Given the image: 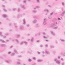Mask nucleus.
Segmentation results:
<instances>
[{
	"instance_id": "obj_1",
	"label": "nucleus",
	"mask_w": 65,
	"mask_h": 65,
	"mask_svg": "<svg viewBox=\"0 0 65 65\" xmlns=\"http://www.w3.org/2000/svg\"><path fill=\"white\" fill-rule=\"evenodd\" d=\"M54 61L56 62L58 64H60V62L61 61L59 60H57V58H56L54 60Z\"/></svg>"
},
{
	"instance_id": "obj_2",
	"label": "nucleus",
	"mask_w": 65,
	"mask_h": 65,
	"mask_svg": "<svg viewBox=\"0 0 65 65\" xmlns=\"http://www.w3.org/2000/svg\"><path fill=\"white\" fill-rule=\"evenodd\" d=\"M23 25H26V19L25 18H24L23 19Z\"/></svg>"
},
{
	"instance_id": "obj_3",
	"label": "nucleus",
	"mask_w": 65,
	"mask_h": 65,
	"mask_svg": "<svg viewBox=\"0 0 65 65\" xmlns=\"http://www.w3.org/2000/svg\"><path fill=\"white\" fill-rule=\"evenodd\" d=\"M20 7L21 8H23V9H25L26 8V7H25V6L24 5H23L22 4H21L20 5Z\"/></svg>"
},
{
	"instance_id": "obj_4",
	"label": "nucleus",
	"mask_w": 65,
	"mask_h": 65,
	"mask_svg": "<svg viewBox=\"0 0 65 65\" xmlns=\"http://www.w3.org/2000/svg\"><path fill=\"white\" fill-rule=\"evenodd\" d=\"M20 29L23 31V30H24V27L23 26H20Z\"/></svg>"
},
{
	"instance_id": "obj_5",
	"label": "nucleus",
	"mask_w": 65,
	"mask_h": 65,
	"mask_svg": "<svg viewBox=\"0 0 65 65\" xmlns=\"http://www.w3.org/2000/svg\"><path fill=\"white\" fill-rule=\"evenodd\" d=\"M0 46H1V47H6V45L4 44H0Z\"/></svg>"
},
{
	"instance_id": "obj_6",
	"label": "nucleus",
	"mask_w": 65,
	"mask_h": 65,
	"mask_svg": "<svg viewBox=\"0 0 65 65\" xmlns=\"http://www.w3.org/2000/svg\"><path fill=\"white\" fill-rule=\"evenodd\" d=\"M37 22V20L36 19H34L33 21V23L34 24H36Z\"/></svg>"
},
{
	"instance_id": "obj_7",
	"label": "nucleus",
	"mask_w": 65,
	"mask_h": 65,
	"mask_svg": "<svg viewBox=\"0 0 65 65\" xmlns=\"http://www.w3.org/2000/svg\"><path fill=\"white\" fill-rule=\"evenodd\" d=\"M50 33L52 35H54V36H55L56 34H55V33L53 31H50Z\"/></svg>"
},
{
	"instance_id": "obj_8",
	"label": "nucleus",
	"mask_w": 65,
	"mask_h": 65,
	"mask_svg": "<svg viewBox=\"0 0 65 65\" xmlns=\"http://www.w3.org/2000/svg\"><path fill=\"white\" fill-rule=\"evenodd\" d=\"M2 16L4 18H6L7 17V15L6 14H3L2 15Z\"/></svg>"
},
{
	"instance_id": "obj_9",
	"label": "nucleus",
	"mask_w": 65,
	"mask_h": 65,
	"mask_svg": "<svg viewBox=\"0 0 65 65\" xmlns=\"http://www.w3.org/2000/svg\"><path fill=\"white\" fill-rule=\"evenodd\" d=\"M15 52H12L11 54V56L13 57L14 56H15Z\"/></svg>"
},
{
	"instance_id": "obj_10",
	"label": "nucleus",
	"mask_w": 65,
	"mask_h": 65,
	"mask_svg": "<svg viewBox=\"0 0 65 65\" xmlns=\"http://www.w3.org/2000/svg\"><path fill=\"white\" fill-rule=\"evenodd\" d=\"M20 16L21 17H22V16H23V14H21L20 15V14L18 15L17 16V18H19V17H20Z\"/></svg>"
},
{
	"instance_id": "obj_11",
	"label": "nucleus",
	"mask_w": 65,
	"mask_h": 65,
	"mask_svg": "<svg viewBox=\"0 0 65 65\" xmlns=\"http://www.w3.org/2000/svg\"><path fill=\"white\" fill-rule=\"evenodd\" d=\"M37 61L38 62H43V60L42 59H38Z\"/></svg>"
},
{
	"instance_id": "obj_12",
	"label": "nucleus",
	"mask_w": 65,
	"mask_h": 65,
	"mask_svg": "<svg viewBox=\"0 0 65 65\" xmlns=\"http://www.w3.org/2000/svg\"><path fill=\"white\" fill-rule=\"evenodd\" d=\"M32 12H33V13H37V10H32Z\"/></svg>"
},
{
	"instance_id": "obj_13",
	"label": "nucleus",
	"mask_w": 65,
	"mask_h": 65,
	"mask_svg": "<svg viewBox=\"0 0 65 65\" xmlns=\"http://www.w3.org/2000/svg\"><path fill=\"white\" fill-rule=\"evenodd\" d=\"M50 47L51 48H55V46L52 45H50Z\"/></svg>"
},
{
	"instance_id": "obj_14",
	"label": "nucleus",
	"mask_w": 65,
	"mask_h": 65,
	"mask_svg": "<svg viewBox=\"0 0 65 65\" xmlns=\"http://www.w3.org/2000/svg\"><path fill=\"white\" fill-rule=\"evenodd\" d=\"M16 37H17V38H19L20 37V35L17 34L16 35Z\"/></svg>"
},
{
	"instance_id": "obj_15",
	"label": "nucleus",
	"mask_w": 65,
	"mask_h": 65,
	"mask_svg": "<svg viewBox=\"0 0 65 65\" xmlns=\"http://www.w3.org/2000/svg\"><path fill=\"white\" fill-rule=\"evenodd\" d=\"M4 35H3L2 34V32L0 31V36H1V37H3Z\"/></svg>"
},
{
	"instance_id": "obj_16",
	"label": "nucleus",
	"mask_w": 65,
	"mask_h": 65,
	"mask_svg": "<svg viewBox=\"0 0 65 65\" xmlns=\"http://www.w3.org/2000/svg\"><path fill=\"white\" fill-rule=\"evenodd\" d=\"M45 52L46 53V54H48V55H50V52L46 50L45 51Z\"/></svg>"
},
{
	"instance_id": "obj_17",
	"label": "nucleus",
	"mask_w": 65,
	"mask_h": 65,
	"mask_svg": "<svg viewBox=\"0 0 65 65\" xmlns=\"http://www.w3.org/2000/svg\"><path fill=\"white\" fill-rule=\"evenodd\" d=\"M43 24L44 25H46L47 23L46 22V21H43Z\"/></svg>"
},
{
	"instance_id": "obj_18",
	"label": "nucleus",
	"mask_w": 65,
	"mask_h": 65,
	"mask_svg": "<svg viewBox=\"0 0 65 65\" xmlns=\"http://www.w3.org/2000/svg\"><path fill=\"white\" fill-rule=\"evenodd\" d=\"M52 28H53V29H58V26L55 27H52Z\"/></svg>"
},
{
	"instance_id": "obj_19",
	"label": "nucleus",
	"mask_w": 65,
	"mask_h": 65,
	"mask_svg": "<svg viewBox=\"0 0 65 65\" xmlns=\"http://www.w3.org/2000/svg\"><path fill=\"white\" fill-rule=\"evenodd\" d=\"M24 43L25 45H28V43L26 41H24Z\"/></svg>"
},
{
	"instance_id": "obj_20",
	"label": "nucleus",
	"mask_w": 65,
	"mask_h": 65,
	"mask_svg": "<svg viewBox=\"0 0 65 65\" xmlns=\"http://www.w3.org/2000/svg\"><path fill=\"white\" fill-rule=\"evenodd\" d=\"M0 41L3 43H5V41L1 39H0Z\"/></svg>"
},
{
	"instance_id": "obj_21",
	"label": "nucleus",
	"mask_w": 65,
	"mask_h": 65,
	"mask_svg": "<svg viewBox=\"0 0 65 65\" xmlns=\"http://www.w3.org/2000/svg\"><path fill=\"white\" fill-rule=\"evenodd\" d=\"M28 61L29 62H31L32 61V59L31 58H29L28 59Z\"/></svg>"
},
{
	"instance_id": "obj_22",
	"label": "nucleus",
	"mask_w": 65,
	"mask_h": 65,
	"mask_svg": "<svg viewBox=\"0 0 65 65\" xmlns=\"http://www.w3.org/2000/svg\"><path fill=\"white\" fill-rule=\"evenodd\" d=\"M31 42H33V41H34V38L32 37L31 38Z\"/></svg>"
},
{
	"instance_id": "obj_23",
	"label": "nucleus",
	"mask_w": 65,
	"mask_h": 65,
	"mask_svg": "<svg viewBox=\"0 0 65 65\" xmlns=\"http://www.w3.org/2000/svg\"><path fill=\"white\" fill-rule=\"evenodd\" d=\"M51 27H53V26H55L54 23H52L51 25Z\"/></svg>"
},
{
	"instance_id": "obj_24",
	"label": "nucleus",
	"mask_w": 65,
	"mask_h": 65,
	"mask_svg": "<svg viewBox=\"0 0 65 65\" xmlns=\"http://www.w3.org/2000/svg\"><path fill=\"white\" fill-rule=\"evenodd\" d=\"M3 10L5 12H7V10L6 9L3 8Z\"/></svg>"
},
{
	"instance_id": "obj_25",
	"label": "nucleus",
	"mask_w": 65,
	"mask_h": 65,
	"mask_svg": "<svg viewBox=\"0 0 65 65\" xmlns=\"http://www.w3.org/2000/svg\"><path fill=\"white\" fill-rule=\"evenodd\" d=\"M14 51L15 53H17V54H18V52H17V50L16 49H14Z\"/></svg>"
},
{
	"instance_id": "obj_26",
	"label": "nucleus",
	"mask_w": 65,
	"mask_h": 65,
	"mask_svg": "<svg viewBox=\"0 0 65 65\" xmlns=\"http://www.w3.org/2000/svg\"><path fill=\"white\" fill-rule=\"evenodd\" d=\"M44 11H47V12H49V10L47 9H45L44 10Z\"/></svg>"
},
{
	"instance_id": "obj_27",
	"label": "nucleus",
	"mask_w": 65,
	"mask_h": 65,
	"mask_svg": "<svg viewBox=\"0 0 65 65\" xmlns=\"http://www.w3.org/2000/svg\"><path fill=\"white\" fill-rule=\"evenodd\" d=\"M5 62H6V63H10V62H9L8 61V60H5Z\"/></svg>"
},
{
	"instance_id": "obj_28",
	"label": "nucleus",
	"mask_w": 65,
	"mask_h": 65,
	"mask_svg": "<svg viewBox=\"0 0 65 65\" xmlns=\"http://www.w3.org/2000/svg\"><path fill=\"white\" fill-rule=\"evenodd\" d=\"M60 40L62 42H65V40L64 39H60Z\"/></svg>"
},
{
	"instance_id": "obj_29",
	"label": "nucleus",
	"mask_w": 65,
	"mask_h": 65,
	"mask_svg": "<svg viewBox=\"0 0 65 65\" xmlns=\"http://www.w3.org/2000/svg\"><path fill=\"white\" fill-rule=\"evenodd\" d=\"M15 40L17 43H19V40L18 39H16Z\"/></svg>"
},
{
	"instance_id": "obj_30",
	"label": "nucleus",
	"mask_w": 65,
	"mask_h": 65,
	"mask_svg": "<svg viewBox=\"0 0 65 65\" xmlns=\"http://www.w3.org/2000/svg\"><path fill=\"white\" fill-rule=\"evenodd\" d=\"M54 25L55 26H56L58 25V23L57 22H55L54 23Z\"/></svg>"
},
{
	"instance_id": "obj_31",
	"label": "nucleus",
	"mask_w": 65,
	"mask_h": 65,
	"mask_svg": "<svg viewBox=\"0 0 65 65\" xmlns=\"http://www.w3.org/2000/svg\"><path fill=\"white\" fill-rule=\"evenodd\" d=\"M24 41L21 42L20 43V44L21 45H23V44H24Z\"/></svg>"
},
{
	"instance_id": "obj_32",
	"label": "nucleus",
	"mask_w": 65,
	"mask_h": 65,
	"mask_svg": "<svg viewBox=\"0 0 65 65\" xmlns=\"http://www.w3.org/2000/svg\"><path fill=\"white\" fill-rule=\"evenodd\" d=\"M26 2L27 0H24L23 1V2L24 3H26Z\"/></svg>"
},
{
	"instance_id": "obj_33",
	"label": "nucleus",
	"mask_w": 65,
	"mask_h": 65,
	"mask_svg": "<svg viewBox=\"0 0 65 65\" xmlns=\"http://www.w3.org/2000/svg\"><path fill=\"white\" fill-rule=\"evenodd\" d=\"M17 64H18V65H20V64H21V62H20L17 61Z\"/></svg>"
},
{
	"instance_id": "obj_34",
	"label": "nucleus",
	"mask_w": 65,
	"mask_h": 65,
	"mask_svg": "<svg viewBox=\"0 0 65 65\" xmlns=\"http://www.w3.org/2000/svg\"><path fill=\"white\" fill-rule=\"evenodd\" d=\"M9 34L8 33H6L5 34V35H6V36H7V35H8Z\"/></svg>"
},
{
	"instance_id": "obj_35",
	"label": "nucleus",
	"mask_w": 65,
	"mask_h": 65,
	"mask_svg": "<svg viewBox=\"0 0 65 65\" xmlns=\"http://www.w3.org/2000/svg\"><path fill=\"white\" fill-rule=\"evenodd\" d=\"M47 20V19L46 18H45L44 19L43 21L44 22H46V20Z\"/></svg>"
},
{
	"instance_id": "obj_36",
	"label": "nucleus",
	"mask_w": 65,
	"mask_h": 65,
	"mask_svg": "<svg viewBox=\"0 0 65 65\" xmlns=\"http://www.w3.org/2000/svg\"><path fill=\"white\" fill-rule=\"evenodd\" d=\"M13 10L14 11H15V10H17V9L16 8H14L13 9Z\"/></svg>"
},
{
	"instance_id": "obj_37",
	"label": "nucleus",
	"mask_w": 65,
	"mask_h": 65,
	"mask_svg": "<svg viewBox=\"0 0 65 65\" xmlns=\"http://www.w3.org/2000/svg\"><path fill=\"white\" fill-rule=\"evenodd\" d=\"M33 59L34 60H36V58L35 57H33Z\"/></svg>"
},
{
	"instance_id": "obj_38",
	"label": "nucleus",
	"mask_w": 65,
	"mask_h": 65,
	"mask_svg": "<svg viewBox=\"0 0 65 65\" xmlns=\"http://www.w3.org/2000/svg\"><path fill=\"white\" fill-rule=\"evenodd\" d=\"M27 52L28 53H29V54H32V52L29 51H27Z\"/></svg>"
},
{
	"instance_id": "obj_39",
	"label": "nucleus",
	"mask_w": 65,
	"mask_h": 65,
	"mask_svg": "<svg viewBox=\"0 0 65 65\" xmlns=\"http://www.w3.org/2000/svg\"><path fill=\"white\" fill-rule=\"evenodd\" d=\"M62 5L63 6H64V5H65V3H64V2H62Z\"/></svg>"
},
{
	"instance_id": "obj_40",
	"label": "nucleus",
	"mask_w": 65,
	"mask_h": 65,
	"mask_svg": "<svg viewBox=\"0 0 65 65\" xmlns=\"http://www.w3.org/2000/svg\"><path fill=\"white\" fill-rule=\"evenodd\" d=\"M43 37L44 38H45L46 39H47V38H48V37H46L45 36H43Z\"/></svg>"
},
{
	"instance_id": "obj_41",
	"label": "nucleus",
	"mask_w": 65,
	"mask_h": 65,
	"mask_svg": "<svg viewBox=\"0 0 65 65\" xmlns=\"http://www.w3.org/2000/svg\"><path fill=\"white\" fill-rule=\"evenodd\" d=\"M53 14H54V13L53 12H52L50 14V15H52Z\"/></svg>"
},
{
	"instance_id": "obj_42",
	"label": "nucleus",
	"mask_w": 65,
	"mask_h": 65,
	"mask_svg": "<svg viewBox=\"0 0 65 65\" xmlns=\"http://www.w3.org/2000/svg\"><path fill=\"white\" fill-rule=\"evenodd\" d=\"M42 54H44L45 53V52H44V51H42Z\"/></svg>"
},
{
	"instance_id": "obj_43",
	"label": "nucleus",
	"mask_w": 65,
	"mask_h": 65,
	"mask_svg": "<svg viewBox=\"0 0 65 65\" xmlns=\"http://www.w3.org/2000/svg\"><path fill=\"white\" fill-rule=\"evenodd\" d=\"M45 45L46 46V47H48V45L47 44H46Z\"/></svg>"
},
{
	"instance_id": "obj_44",
	"label": "nucleus",
	"mask_w": 65,
	"mask_h": 65,
	"mask_svg": "<svg viewBox=\"0 0 65 65\" xmlns=\"http://www.w3.org/2000/svg\"><path fill=\"white\" fill-rule=\"evenodd\" d=\"M36 7L37 8H40V6H36Z\"/></svg>"
},
{
	"instance_id": "obj_45",
	"label": "nucleus",
	"mask_w": 65,
	"mask_h": 65,
	"mask_svg": "<svg viewBox=\"0 0 65 65\" xmlns=\"http://www.w3.org/2000/svg\"><path fill=\"white\" fill-rule=\"evenodd\" d=\"M18 57H19V58H21L22 57V56L21 55H18Z\"/></svg>"
},
{
	"instance_id": "obj_46",
	"label": "nucleus",
	"mask_w": 65,
	"mask_h": 65,
	"mask_svg": "<svg viewBox=\"0 0 65 65\" xmlns=\"http://www.w3.org/2000/svg\"><path fill=\"white\" fill-rule=\"evenodd\" d=\"M3 7V8H5V5H2Z\"/></svg>"
},
{
	"instance_id": "obj_47",
	"label": "nucleus",
	"mask_w": 65,
	"mask_h": 65,
	"mask_svg": "<svg viewBox=\"0 0 65 65\" xmlns=\"http://www.w3.org/2000/svg\"><path fill=\"white\" fill-rule=\"evenodd\" d=\"M37 3H40V1L39 0H37Z\"/></svg>"
},
{
	"instance_id": "obj_48",
	"label": "nucleus",
	"mask_w": 65,
	"mask_h": 65,
	"mask_svg": "<svg viewBox=\"0 0 65 65\" xmlns=\"http://www.w3.org/2000/svg\"><path fill=\"white\" fill-rule=\"evenodd\" d=\"M3 36V38H7V37H6V36Z\"/></svg>"
},
{
	"instance_id": "obj_49",
	"label": "nucleus",
	"mask_w": 65,
	"mask_h": 65,
	"mask_svg": "<svg viewBox=\"0 0 65 65\" xmlns=\"http://www.w3.org/2000/svg\"><path fill=\"white\" fill-rule=\"evenodd\" d=\"M17 61H19V62L21 61V60L19 59H17Z\"/></svg>"
},
{
	"instance_id": "obj_50",
	"label": "nucleus",
	"mask_w": 65,
	"mask_h": 65,
	"mask_svg": "<svg viewBox=\"0 0 65 65\" xmlns=\"http://www.w3.org/2000/svg\"><path fill=\"white\" fill-rule=\"evenodd\" d=\"M39 27V25L38 24H37L36 25V27Z\"/></svg>"
},
{
	"instance_id": "obj_51",
	"label": "nucleus",
	"mask_w": 65,
	"mask_h": 65,
	"mask_svg": "<svg viewBox=\"0 0 65 65\" xmlns=\"http://www.w3.org/2000/svg\"><path fill=\"white\" fill-rule=\"evenodd\" d=\"M48 18L49 19H51V15H50V16H49Z\"/></svg>"
},
{
	"instance_id": "obj_52",
	"label": "nucleus",
	"mask_w": 65,
	"mask_h": 65,
	"mask_svg": "<svg viewBox=\"0 0 65 65\" xmlns=\"http://www.w3.org/2000/svg\"><path fill=\"white\" fill-rule=\"evenodd\" d=\"M8 54H11V51H9L8 53Z\"/></svg>"
},
{
	"instance_id": "obj_53",
	"label": "nucleus",
	"mask_w": 65,
	"mask_h": 65,
	"mask_svg": "<svg viewBox=\"0 0 65 65\" xmlns=\"http://www.w3.org/2000/svg\"><path fill=\"white\" fill-rule=\"evenodd\" d=\"M36 41L37 42H40V41L39 40H37Z\"/></svg>"
},
{
	"instance_id": "obj_54",
	"label": "nucleus",
	"mask_w": 65,
	"mask_h": 65,
	"mask_svg": "<svg viewBox=\"0 0 65 65\" xmlns=\"http://www.w3.org/2000/svg\"><path fill=\"white\" fill-rule=\"evenodd\" d=\"M43 46L42 45H40V47L41 48L42 47H43Z\"/></svg>"
},
{
	"instance_id": "obj_55",
	"label": "nucleus",
	"mask_w": 65,
	"mask_h": 65,
	"mask_svg": "<svg viewBox=\"0 0 65 65\" xmlns=\"http://www.w3.org/2000/svg\"><path fill=\"white\" fill-rule=\"evenodd\" d=\"M58 58L59 59H60V58H61V56H59L58 57Z\"/></svg>"
},
{
	"instance_id": "obj_56",
	"label": "nucleus",
	"mask_w": 65,
	"mask_h": 65,
	"mask_svg": "<svg viewBox=\"0 0 65 65\" xmlns=\"http://www.w3.org/2000/svg\"><path fill=\"white\" fill-rule=\"evenodd\" d=\"M12 24V23H10L9 24V26H11V25Z\"/></svg>"
},
{
	"instance_id": "obj_57",
	"label": "nucleus",
	"mask_w": 65,
	"mask_h": 65,
	"mask_svg": "<svg viewBox=\"0 0 65 65\" xmlns=\"http://www.w3.org/2000/svg\"><path fill=\"white\" fill-rule=\"evenodd\" d=\"M38 53L39 54V55H40V54H41V53H40V52L38 51Z\"/></svg>"
},
{
	"instance_id": "obj_58",
	"label": "nucleus",
	"mask_w": 65,
	"mask_h": 65,
	"mask_svg": "<svg viewBox=\"0 0 65 65\" xmlns=\"http://www.w3.org/2000/svg\"><path fill=\"white\" fill-rule=\"evenodd\" d=\"M13 47V45H12L10 47V48H12V47Z\"/></svg>"
},
{
	"instance_id": "obj_59",
	"label": "nucleus",
	"mask_w": 65,
	"mask_h": 65,
	"mask_svg": "<svg viewBox=\"0 0 65 65\" xmlns=\"http://www.w3.org/2000/svg\"><path fill=\"white\" fill-rule=\"evenodd\" d=\"M57 19H58L57 20H61V19L60 18H58Z\"/></svg>"
},
{
	"instance_id": "obj_60",
	"label": "nucleus",
	"mask_w": 65,
	"mask_h": 65,
	"mask_svg": "<svg viewBox=\"0 0 65 65\" xmlns=\"http://www.w3.org/2000/svg\"><path fill=\"white\" fill-rule=\"evenodd\" d=\"M14 25H15V26H16L17 25V24L16 23H14Z\"/></svg>"
},
{
	"instance_id": "obj_61",
	"label": "nucleus",
	"mask_w": 65,
	"mask_h": 65,
	"mask_svg": "<svg viewBox=\"0 0 65 65\" xmlns=\"http://www.w3.org/2000/svg\"><path fill=\"white\" fill-rule=\"evenodd\" d=\"M6 42H9V40H6Z\"/></svg>"
},
{
	"instance_id": "obj_62",
	"label": "nucleus",
	"mask_w": 65,
	"mask_h": 65,
	"mask_svg": "<svg viewBox=\"0 0 65 65\" xmlns=\"http://www.w3.org/2000/svg\"><path fill=\"white\" fill-rule=\"evenodd\" d=\"M20 9L18 8V12H20Z\"/></svg>"
},
{
	"instance_id": "obj_63",
	"label": "nucleus",
	"mask_w": 65,
	"mask_h": 65,
	"mask_svg": "<svg viewBox=\"0 0 65 65\" xmlns=\"http://www.w3.org/2000/svg\"><path fill=\"white\" fill-rule=\"evenodd\" d=\"M45 56V55L44 54H43L42 55V57H44Z\"/></svg>"
},
{
	"instance_id": "obj_64",
	"label": "nucleus",
	"mask_w": 65,
	"mask_h": 65,
	"mask_svg": "<svg viewBox=\"0 0 65 65\" xmlns=\"http://www.w3.org/2000/svg\"><path fill=\"white\" fill-rule=\"evenodd\" d=\"M10 32H12V29H11L9 30Z\"/></svg>"
}]
</instances>
